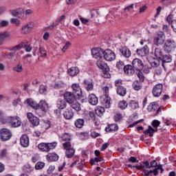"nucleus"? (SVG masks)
Segmentation results:
<instances>
[{
	"mask_svg": "<svg viewBox=\"0 0 176 176\" xmlns=\"http://www.w3.org/2000/svg\"><path fill=\"white\" fill-rule=\"evenodd\" d=\"M136 53L138 56H140L141 57H145L148 53H149V50H148L147 45H145L144 47L141 49H138L136 50Z\"/></svg>",
	"mask_w": 176,
	"mask_h": 176,
	"instance_id": "obj_22",
	"label": "nucleus"
},
{
	"mask_svg": "<svg viewBox=\"0 0 176 176\" xmlns=\"http://www.w3.org/2000/svg\"><path fill=\"white\" fill-rule=\"evenodd\" d=\"M122 116L120 113H117L114 116L113 119L115 122H120L122 120Z\"/></svg>",
	"mask_w": 176,
	"mask_h": 176,
	"instance_id": "obj_57",
	"label": "nucleus"
},
{
	"mask_svg": "<svg viewBox=\"0 0 176 176\" xmlns=\"http://www.w3.org/2000/svg\"><path fill=\"white\" fill-rule=\"evenodd\" d=\"M72 89H73L74 94H76L78 97H82V96L83 95V93L82 92V89H80V86H79V84H73L72 85Z\"/></svg>",
	"mask_w": 176,
	"mask_h": 176,
	"instance_id": "obj_16",
	"label": "nucleus"
},
{
	"mask_svg": "<svg viewBox=\"0 0 176 176\" xmlns=\"http://www.w3.org/2000/svg\"><path fill=\"white\" fill-rule=\"evenodd\" d=\"M63 97L64 100L66 101V102H67V104H71L74 102V101H75L76 98L74 93L68 91L64 94Z\"/></svg>",
	"mask_w": 176,
	"mask_h": 176,
	"instance_id": "obj_12",
	"label": "nucleus"
},
{
	"mask_svg": "<svg viewBox=\"0 0 176 176\" xmlns=\"http://www.w3.org/2000/svg\"><path fill=\"white\" fill-rule=\"evenodd\" d=\"M13 71L15 72H21L23 71V65L21 63H19L18 65L12 68Z\"/></svg>",
	"mask_w": 176,
	"mask_h": 176,
	"instance_id": "obj_46",
	"label": "nucleus"
},
{
	"mask_svg": "<svg viewBox=\"0 0 176 176\" xmlns=\"http://www.w3.org/2000/svg\"><path fill=\"white\" fill-rule=\"evenodd\" d=\"M70 45H71V43L69 41H67L65 45L63 47L62 51L65 52V50H67V49H68Z\"/></svg>",
	"mask_w": 176,
	"mask_h": 176,
	"instance_id": "obj_62",
	"label": "nucleus"
},
{
	"mask_svg": "<svg viewBox=\"0 0 176 176\" xmlns=\"http://www.w3.org/2000/svg\"><path fill=\"white\" fill-rule=\"evenodd\" d=\"M38 109H41L43 112H47V109H49V105L46 102L41 100L38 103Z\"/></svg>",
	"mask_w": 176,
	"mask_h": 176,
	"instance_id": "obj_26",
	"label": "nucleus"
},
{
	"mask_svg": "<svg viewBox=\"0 0 176 176\" xmlns=\"http://www.w3.org/2000/svg\"><path fill=\"white\" fill-rule=\"evenodd\" d=\"M70 76H76L79 74V68L77 67H72L68 69Z\"/></svg>",
	"mask_w": 176,
	"mask_h": 176,
	"instance_id": "obj_29",
	"label": "nucleus"
},
{
	"mask_svg": "<svg viewBox=\"0 0 176 176\" xmlns=\"http://www.w3.org/2000/svg\"><path fill=\"white\" fill-rule=\"evenodd\" d=\"M63 116L65 119H67V120H69V119H72L74 117V111H72V109L67 107L65 109Z\"/></svg>",
	"mask_w": 176,
	"mask_h": 176,
	"instance_id": "obj_21",
	"label": "nucleus"
},
{
	"mask_svg": "<svg viewBox=\"0 0 176 176\" xmlns=\"http://www.w3.org/2000/svg\"><path fill=\"white\" fill-rule=\"evenodd\" d=\"M91 52L94 58H102V55L104 56V50L101 48H94Z\"/></svg>",
	"mask_w": 176,
	"mask_h": 176,
	"instance_id": "obj_13",
	"label": "nucleus"
},
{
	"mask_svg": "<svg viewBox=\"0 0 176 176\" xmlns=\"http://www.w3.org/2000/svg\"><path fill=\"white\" fill-rule=\"evenodd\" d=\"M162 91H163V85L159 83L154 86L152 94L154 97H160Z\"/></svg>",
	"mask_w": 176,
	"mask_h": 176,
	"instance_id": "obj_10",
	"label": "nucleus"
},
{
	"mask_svg": "<svg viewBox=\"0 0 176 176\" xmlns=\"http://www.w3.org/2000/svg\"><path fill=\"white\" fill-rule=\"evenodd\" d=\"M163 55H164L163 52L162 51V50L160 48L157 47L155 49L154 56H155V57H156L157 60H160V59L162 58Z\"/></svg>",
	"mask_w": 176,
	"mask_h": 176,
	"instance_id": "obj_30",
	"label": "nucleus"
},
{
	"mask_svg": "<svg viewBox=\"0 0 176 176\" xmlns=\"http://www.w3.org/2000/svg\"><path fill=\"white\" fill-rule=\"evenodd\" d=\"M11 24H15L16 27H20L21 21L17 19L12 18L10 19Z\"/></svg>",
	"mask_w": 176,
	"mask_h": 176,
	"instance_id": "obj_50",
	"label": "nucleus"
},
{
	"mask_svg": "<svg viewBox=\"0 0 176 176\" xmlns=\"http://www.w3.org/2000/svg\"><path fill=\"white\" fill-rule=\"evenodd\" d=\"M12 131L6 128L0 129V140L1 141H9L12 138Z\"/></svg>",
	"mask_w": 176,
	"mask_h": 176,
	"instance_id": "obj_5",
	"label": "nucleus"
},
{
	"mask_svg": "<svg viewBox=\"0 0 176 176\" xmlns=\"http://www.w3.org/2000/svg\"><path fill=\"white\" fill-rule=\"evenodd\" d=\"M45 167V163L43 162H37L35 166L36 170H42Z\"/></svg>",
	"mask_w": 176,
	"mask_h": 176,
	"instance_id": "obj_53",
	"label": "nucleus"
},
{
	"mask_svg": "<svg viewBox=\"0 0 176 176\" xmlns=\"http://www.w3.org/2000/svg\"><path fill=\"white\" fill-rule=\"evenodd\" d=\"M137 76L139 78L140 82H144L145 80V76H144V73L141 72V70H138L137 73Z\"/></svg>",
	"mask_w": 176,
	"mask_h": 176,
	"instance_id": "obj_48",
	"label": "nucleus"
},
{
	"mask_svg": "<svg viewBox=\"0 0 176 176\" xmlns=\"http://www.w3.org/2000/svg\"><path fill=\"white\" fill-rule=\"evenodd\" d=\"M35 24L34 22H29L23 27V32L25 35H28V34L31 33V31L34 30Z\"/></svg>",
	"mask_w": 176,
	"mask_h": 176,
	"instance_id": "obj_14",
	"label": "nucleus"
},
{
	"mask_svg": "<svg viewBox=\"0 0 176 176\" xmlns=\"http://www.w3.org/2000/svg\"><path fill=\"white\" fill-rule=\"evenodd\" d=\"M166 37L164 36V32H160L157 35L154 37L153 43L155 46H162L163 43H164V40Z\"/></svg>",
	"mask_w": 176,
	"mask_h": 176,
	"instance_id": "obj_7",
	"label": "nucleus"
},
{
	"mask_svg": "<svg viewBox=\"0 0 176 176\" xmlns=\"http://www.w3.org/2000/svg\"><path fill=\"white\" fill-rule=\"evenodd\" d=\"M160 61H162V63H171L173 61V58L171 57V55H162V58L160 60Z\"/></svg>",
	"mask_w": 176,
	"mask_h": 176,
	"instance_id": "obj_37",
	"label": "nucleus"
},
{
	"mask_svg": "<svg viewBox=\"0 0 176 176\" xmlns=\"http://www.w3.org/2000/svg\"><path fill=\"white\" fill-rule=\"evenodd\" d=\"M47 160L48 162H57L58 160V155L56 153H49L47 155Z\"/></svg>",
	"mask_w": 176,
	"mask_h": 176,
	"instance_id": "obj_28",
	"label": "nucleus"
},
{
	"mask_svg": "<svg viewBox=\"0 0 176 176\" xmlns=\"http://www.w3.org/2000/svg\"><path fill=\"white\" fill-rule=\"evenodd\" d=\"M27 118L30 120L32 126H39V123H40L39 118L34 116L32 113H28Z\"/></svg>",
	"mask_w": 176,
	"mask_h": 176,
	"instance_id": "obj_11",
	"label": "nucleus"
},
{
	"mask_svg": "<svg viewBox=\"0 0 176 176\" xmlns=\"http://www.w3.org/2000/svg\"><path fill=\"white\" fill-rule=\"evenodd\" d=\"M116 91L118 96H120L121 97H124V95L127 93V89L124 87H122L121 88H116Z\"/></svg>",
	"mask_w": 176,
	"mask_h": 176,
	"instance_id": "obj_35",
	"label": "nucleus"
},
{
	"mask_svg": "<svg viewBox=\"0 0 176 176\" xmlns=\"http://www.w3.org/2000/svg\"><path fill=\"white\" fill-rule=\"evenodd\" d=\"M156 109H157V104H156V102L151 103L147 108L148 112H155Z\"/></svg>",
	"mask_w": 176,
	"mask_h": 176,
	"instance_id": "obj_40",
	"label": "nucleus"
},
{
	"mask_svg": "<svg viewBox=\"0 0 176 176\" xmlns=\"http://www.w3.org/2000/svg\"><path fill=\"white\" fill-rule=\"evenodd\" d=\"M23 147L27 148L30 146V138L27 134L23 135Z\"/></svg>",
	"mask_w": 176,
	"mask_h": 176,
	"instance_id": "obj_36",
	"label": "nucleus"
},
{
	"mask_svg": "<svg viewBox=\"0 0 176 176\" xmlns=\"http://www.w3.org/2000/svg\"><path fill=\"white\" fill-rule=\"evenodd\" d=\"M89 115L91 120L96 121V114L94 113V112L90 111Z\"/></svg>",
	"mask_w": 176,
	"mask_h": 176,
	"instance_id": "obj_63",
	"label": "nucleus"
},
{
	"mask_svg": "<svg viewBox=\"0 0 176 176\" xmlns=\"http://www.w3.org/2000/svg\"><path fill=\"white\" fill-rule=\"evenodd\" d=\"M96 65L102 69L103 78H111V74H109V67L108 65L101 60H98L96 63Z\"/></svg>",
	"mask_w": 176,
	"mask_h": 176,
	"instance_id": "obj_1",
	"label": "nucleus"
},
{
	"mask_svg": "<svg viewBox=\"0 0 176 176\" xmlns=\"http://www.w3.org/2000/svg\"><path fill=\"white\" fill-rule=\"evenodd\" d=\"M124 72L126 75H134L135 74V69L131 65H126L124 66Z\"/></svg>",
	"mask_w": 176,
	"mask_h": 176,
	"instance_id": "obj_19",
	"label": "nucleus"
},
{
	"mask_svg": "<svg viewBox=\"0 0 176 176\" xmlns=\"http://www.w3.org/2000/svg\"><path fill=\"white\" fill-rule=\"evenodd\" d=\"M83 86L85 87L87 91H92L94 89V84L93 82L89 81V80H85L82 82Z\"/></svg>",
	"mask_w": 176,
	"mask_h": 176,
	"instance_id": "obj_20",
	"label": "nucleus"
},
{
	"mask_svg": "<svg viewBox=\"0 0 176 176\" xmlns=\"http://www.w3.org/2000/svg\"><path fill=\"white\" fill-rule=\"evenodd\" d=\"M88 101L91 105H97L98 104V98L95 94H91L89 96Z\"/></svg>",
	"mask_w": 176,
	"mask_h": 176,
	"instance_id": "obj_24",
	"label": "nucleus"
},
{
	"mask_svg": "<svg viewBox=\"0 0 176 176\" xmlns=\"http://www.w3.org/2000/svg\"><path fill=\"white\" fill-rule=\"evenodd\" d=\"M129 107L132 109H137V108L140 107V106H138V103L135 100H131L129 102Z\"/></svg>",
	"mask_w": 176,
	"mask_h": 176,
	"instance_id": "obj_45",
	"label": "nucleus"
},
{
	"mask_svg": "<svg viewBox=\"0 0 176 176\" xmlns=\"http://www.w3.org/2000/svg\"><path fill=\"white\" fill-rule=\"evenodd\" d=\"M119 52L121 53L122 56L126 58H129V57L131 56V51H130V49L127 47H122L120 48Z\"/></svg>",
	"mask_w": 176,
	"mask_h": 176,
	"instance_id": "obj_15",
	"label": "nucleus"
},
{
	"mask_svg": "<svg viewBox=\"0 0 176 176\" xmlns=\"http://www.w3.org/2000/svg\"><path fill=\"white\" fill-rule=\"evenodd\" d=\"M56 107L58 108V109H66L68 108V106L67 105V101L65 99H58L57 100Z\"/></svg>",
	"mask_w": 176,
	"mask_h": 176,
	"instance_id": "obj_23",
	"label": "nucleus"
},
{
	"mask_svg": "<svg viewBox=\"0 0 176 176\" xmlns=\"http://www.w3.org/2000/svg\"><path fill=\"white\" fill-rule=\"evenodd\" d=\"M116 67L118 68V69H123L124 68V63L121 60L117 62Z\"/></svg>",
	"mask_w": 176,
	"mask_h": 176,
	"instance_id": "obj_55",
	"label": "nucleus"
},
{
	"mask_svg": "<svg viewBox=\"0 0 176 176\" xmlns=\"http://www.w3.org/2000/svg\"><path fill=\"white\" fill-rule=\"evenodd\" d=\"M23 49H25V52H31L32 50V47L30 44H23Z\"/></svg>",
	"mask_w": 176,
	"mask_h": 176,
	"instance_id": "obj_58",
	"label": "nucleus"
},
{
	"mask_svg": "<svg viewBox=\"0 0 176 176\" xmlns=\"http://www.w3.org/2000/svg\"><path fill=\"white\" fill-rule=\"evenodd\" d=\"M21 49H23V42L12 47L10 49V50H11V52H14L16 53V52H19V50H21Z\"/></svg>",
	"mask_w": 176,
	"mask_h": 176,
	"instance_id": "obj_42",
	"label": "nucleus"
},
{
	"mask_svg": "<svg viewBox=\"0 0 176 176\" xmlns=\"http://www.w3.org/2000/svg\"><path fill=\"white\" fill-rule=\"evenodd\" d=\"M10 14L14 17H18L19 19H21L23 17V12L20 10H10Z\"/></svg>",
	"mask_w": 176,
	"mask_h": 176,
	"instance_id": "obj_32",
	"label": "nucleus"
},
{
	"mask_svg": "<svg viewBox=\"0 0 176 176\" xmlns=\"http://www.w3.org/2000/svg\"><path fill=\"white\" fill-rule=\"evenodd\" d=\"M0 122L1 124H9V117L5 118V114L2 111H0Z\"/></svg>",
	"mask_w": 176,
	"mask_h": 176,
	"instance_id": "obj_33",
	"label": "nucleus"
},
{
	"mask_svg": "<svg viewBox=\"0 0 176 176\" xmlns=\"http://www.w3.org/2000/svg\"><path fill=\"white\" fill-rule=\"evenodd\" d=\"M61 139L63 140V141H69L71 140V135L65 133L62 135Z\"/></svg>",
	"mask_w": 176,
	"mask_h": 176,
	"instance_id": "obj_54",
	"label": "nucleus"
},
{
	"mask_svg": "<svg viewBox=\"0 0 176 176\" xmlns=\"http://www.w3.org/2000/svg\"><path fill=\"white\" fill-rule=\"evenodd\" d=\"M9 38H10V33H9V32H4L0 33V42L2 45H3V42L5 41V40L8 39Z\"/></svg>",
	"mask_w": 176,
	"mask_h": 176,
	"instance_id": "obj_27",
	"label": "nucleus"
},
{
	"mask_svg": "<svg viewBox=\"0 0 176 176\" xmlns=\"http://www.w3.org/2000/svg\"><path fill=\"white\" fill-rule=\"evenodd\" d=\"M115 86L117 87V89H120L123 87V80H116L115 81Z\"/></svg>",
	"mask_w": 176,
	"mask_h": 176,
	"instance_id": "obj_51",
	"label": "nucleus"
},
{
	"mask_svg": "<svg viewBox=\"0 0 176 176\" xmlns=\"http://www.w3.org/2000/svg\"><path fill=\"white\" fill-rule=\"evenodd\" d=\"M160 60H157V61H154L151 63V67H153V68H156L157 67L158 65H160V63L159 62Z\"/></svg>",
	"mask_w": 176,
	"mask_h": 176,
	"instance_id": "obj_61",
	"label": "nucleus"
},
{
	"mask_svg": "<svg viewBox=\"0 0 176 176\" xmlns=\"http://www.w3.org/2000/svg\"><path fill=\"white\" fill-rule=\"evenodd\" d=\"M38 54L40 57H46V56H47V54L46 53V50H45V48L42 47H39Z\"/></svg>",
	"mask_w": 176,
	"mask_h": 176,
	"instance_id": "obj_49",
	"label": "nucleus"
},
{
	"mask_svg": "<svg viewBox=\"0 0 176 176\" xmlns=\"http://www.w3.org/2000/svg\"><path fill=\"white\" fill-rule=\"evenodd\" d=\"M103 58L106 61H113L116 58V54L111 49H107L103 51Z\"/></svg>",
	"mask_w": 176,
	"mask_h": 176,
	"instance_id": "obj_6",
	"label": "nucleus"
},
{
	"mask_svg": "<svg viewBox=\"0 0 176 176\" xmlns=\"http://www.w3.org/2000/svg\"><path fill=\"white\" fill-rule=\"evenodd\" d=\"M133 89H134L136 91H138L142 89V85L140 83V81L136 80L135 81L133 85Z\"/></svg>",
	"mask_w": 176,
	"mask_h": 176,
	"instance_id": "obj_39",
	"label": "nucleus"
},
{
	"mask_svg": "<svg viewBox=\"0 0 176 176\" xmlns=\"http://www.w3.org/2000/svg\"><path fill=\"white\" fill-rule=\"evenodd\" d=\"M95 112L98 116L101 117L102 115H104V112H105V109L103 107H99L96 109Z\"/></svg>",
	"mask_w": 176,
	"mask_h": 176,
	"instance_id": "obj_41",
	"label": "nucleus"
},
{
	"mask_svg": "<svg viewBox=\"0 0 176 176\" xmlns=\"http://www.w3.org/2000/svg\"><path fill=\"white\" fill-rule=\"evenodd\" d=\"M175 41L168 39L164 44L163 50L165 53H171V52H174V50H175Z\"/></svg>",
	"mask_w": 176,
	"mask_h": 176,
	"instance_id": "obj_3",
	"label": "nucleus"
},
{
	"mask_svg": "<svg viewBox=\"0 0 176 176\" xmlns=\"http://www.w3.org/2000/svg\"><path fill=\"white\" fill-rule=\"evenodd\" d=\"M102 102L106 108H111V98L109 96H105Z\"/></svg>",
	"mask_w": 176,
	"mask_h": 176,
	"instance_id": "obj_38",
	"label": "nucleus"
},
{
	"mask_svg": "<svg viewBox=\"0 0 176 176\" xmlns=\"http://www.w3.org/2000/svg\"><path fill=\"white\" fill-rule=\"evenodd\" d=\"M153 167L155 168L157 167V162H156L155 160L151 161L150 162V164H149V162L148 161L143 162V168H146V170H149L150 168H152Z\"/></svg>",
	"mask_w": 176,
	"mask_h": 176,
	"instance_id": "obj_18",
	"label": "nucleus"
},
{
	"mask_svg": "<svg viewBox=\"0 0 176 176\" xmlns=\"http://www.w3.org/2000/svg\"><path fill=\"white\" fill-rule=\"evenodd\" d=\"M129 105V104L127 103V102H126L125 100H122L118 103V107L119 108H120L121 109H126V108H127V106Z\"/></svg>",
	"mask_w": 176,
	"mask_h": 176,
	"instance_id": "obj_47",
	"label": "nucleus"
},
{
	"mask_svg": "<svg viewBox=\"0 0 176 176\" xmlns=\"http://www.w3.org/2000/svg\"><path fill=\"white\" fill-rule=\"evenodd\" d=\"M171 27L173 30L176 32V20H173L171 22Z\"/></svg>",
	"mask_w": 176,
	"mask_h": 176,
	"instance_id": "obj_64",
	"label": "nucleus"
},
{
	"mask_svg": "<svg viewBox=\"0 0 176 176\" xmlns=\"http://www.w3.org/2000/svg\"><path fill=\"white\" fill-rule=\"evenodd\" d=\"M132 66L135 71H142L144 69V63L140 58H134L132 61Z\"/></svg>",
	"mask_w": 176,
	"mask_h": 176,
	"instance_id": "obj_9",
	"label": "nucleus"
},
{
	"mask_svg": "<svg viewBox=\"0 0 176 176\" xmlns=\"http://www.w3.org/2000/svg\"><path fill=\"white\" fill-rule=\"evenodd\" d=\"M45 91H46V87H45L44 85H40L39 93H41V94H43V93H45Z\"/></svg>",
	"mask_w": 176,
	"mask_h": 176,
	"instance_id": "obj_60",
	"label": "nucleus"
},
{
	"mask_svg": "<svg viewBox=\"0 0 176 176\" xmlns=\"http://www.w3.org/2000/svg\"><path fill=\"white\" fill-rule=\"evenodd\" d=\"M57 146L56 142L53 143H40L38 148L42 152H49L52 149H54Z\"/></svg>",
	"mask_w": 176,
	"mask_h": 176,
	"instance_id": "obj_4",
	"label": "nucleus"
},
{
	"mask_svg": "<svg viewBox=\"0 0 176 176\" xmlns=\"http://www.w3.org/2000/svg\"><path fill=\"white\" fill-rule=\"evenodd\" d=\"M74 155H75V149L69 148L68 150H66V156L68 159H71Z\"/></svg>",
	"mask_w": 176,
	"mask_h": 176,
	"instance_id": "obj_43",
	"label": "nucleus"
},
{
	"mask_svg": "<svg viewBox=\"0 0 176 176\" xmlns=\"http://www.w3.org/2000/svg\"><path fill=\"white\" fill-rule=\"evenodd\" d=\"M8 124H10V126L12 128L20 127V126H21L20 118H19V116H9Z\"/></svg>",
	"mask_w": 176,
	"mask_h": 176,
	"instance_id": "obj_8",
	"label": "nucleus"
},
{
	"mask_svg": "<svg viewBox=\"0 0 176 176\" xmlns=\"http://www.w3.org/2000/svg\"><path fill=\"white\" fill-rule=\"evenodd\" d=\"M151 124L154 129L152 126H148V129L143 132L145 135L149 134V137H153V133H156V131H157V127L160 126V121L154 120Z\"/></svg>",
	"mask_w": 176,
	"mask_h": 176,
	"instance_id": "obj_2",
	"label": "nucleus"
},
{
	"mask_svg": "<svg viewBox=\"0 0 176 176\" xmlns=\"http://www.w3.org/2000/svg\"><path fill=\"white\" fill-rule=\"evenodd\" d=\"M24 104L25 105H29L30 107H32V108H34V109H38L39 104L33 102L32 99L28 98L25 102Z\"/></svg>",
	"mask_w": 176,
	"mask_h": 176,
	"instance_id": "obj_25",
	"label": "nucleus"
},
{
	"mask_svg": "<svg viewBox=\"0 0 176 176\" xmlns=\"http://www.w3.org/2000/svg\"><path fill=\"white\" fill-rule=\"evenodd\" d=\"M74 124L77 129H82L85 125V120L78 118L75 121Z\"/></svg>",
	"mask_w": 176,
	"mask_h": 176,
	"instance_id": "obj_34",
	"label": "nucleus"
},
{
	"mask_svg": "<svg viewBox=\"0 0 176 176\" xmlns=\"http://www.w3.org/2000/svg\"><path fill=\"white\" fill-rule=\"evenodd\" d=\"M103 160H104V158L102 157H95L94 159L90 160V163L91 166H94V164H96V163H98L100 162H103Z\"/></svg>",
	"mask_w": 176,
	"mask_h": 176,
	"instance_id": "obj_44",
	"label": "nucleus"
},
{
	"mask_svg": "<svg viewBox=\"0 0 176 176\" xmlns=\"http://www.w3.org/2000/svg\"><path fill=\"white\" fill-rule=\"evenodd\" d=\"M8 156V150L3 148L0 152V159H3V157H6Z\"/></svg>",
	"mask_w": 176,
	"mask_h": 176,
	"instance_id": "obj_52",
	"label": "nucleus"
},
{
	"mask_svg": "<svg viewBox=\"0 0 176 176\" xmlns=\"http://www.w3.org/2000/svg\"><path fill=\"white\" fill-rule=\"evenodd\" d=\"M111 131H118L119 126L116 124H112L110 125V129Z\"/></svg>",
	"mask_w": 176,
	"mask_h": 176,
	"instance_id": "obj_59",
	"label": "nucleus"
},
{
	"mask_svg": "<svg viewBox=\"0 0 176 176\" xmlns=\"http://www.w3.org/2000/svg\"><path fill=\"white\" fill-rule=\"evenodd\" d=\"M69 106L71 108H73V109H75V111H77V112H79L81 109L80 104L76 100H74L72 103H69Z\"/></svg>",
	"mask_w": 176,
	"mask_h": 176,
	"instance_id": "obj_31",
	"label": "nucleus"
},
{
	"mask_svg": "<svg viewBox=\"0 0 176 176\" xmlns=\"http://www.w3.org/2000/svg\"><path fill=\"white\" fill-rule=\"evenodd\" d=\"M63 146L64 147V148L66 151H68V149H72V148H71V146H72L71 142H66L63 143Z\"/></svg>",
	"mask_w": 176,
	"mask_h": 176,
	"instance_id": "obj_56",
	"label": "nucleus"
},
{
	"mask_svg": "<svg viewBox=\"0 0 176 176\" xmlns=\"http://www.w3.org/2000/svg\"><path fill=\"white\" fill-rule=\"evenodd\" d=\"M142 171H143V173L142 174V175H144V176H152V174L156 176L157 175V174H159V172L157 171V168H154L153 170L143 168Z\"/></svg>",
	"mask_w": 176,
	"mask_h": 176,
	"instance_id": "obj_17",
	"label": "nucleus"
}]
</instances>
